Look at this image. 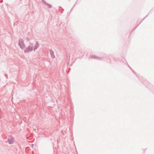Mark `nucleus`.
<instances>
[{"label": "nucleus", "mask_w": 154, "mask_h": 154, "mask_svg": "<svg viewBox=\"0 0 154 154\" xmlns=\"http://www.w3.org/2000/svg\"><path fill=\"white\" fill-rule=\"evenodd\" d=\"M19 45H20V47L22 48H23L24 47V45L23 43H22V41H20L19 43Z\"/></svg>", "instance_id": "nucleus-1"}, {"label": "nucleus", "mask_w": 154, "mask_h": 154, "mask_svg": "<svg viewBox=\"0 0 154 154\" xmlns=\"http://www.w3.org/2000/svg\"><path fill=\"white\" fill-rule=\"evenodd\" d=\"M13 140H14L13 139V137L12 138H11V141L10 140V139H8V142H9V143H10V144L12 143H13V142H14Z\"/></svg>", "instance_id": "nucleus-2"}, {"label": "nucleus", "mask_w": 154, "mask_h": 154, "mask_svg": "<svg viewBox=\"0 0 154 154\" xmlns=\"http://www.w3.org/2000/svg\"><path fill=\"white\" fill-rule=\"evenodd\" d=\"M48 7L49 8H51V5H48Z\"/></svg>", "instance_id": "nucleus-3"}, {"label": "nucleus", "mask_w": 154, "mask_h": 154, "mask_svg": "<svg viewBox=\"0 0 154 154\" xmlns=\"http://www.w3.org/2000/svg\"><path fill=\"white\" fill-rule=\"evenodd\" d=\"M32 48H31V50H32Z\"/></svg>", "instance_id": "nucleus-4"}]
</instances>
